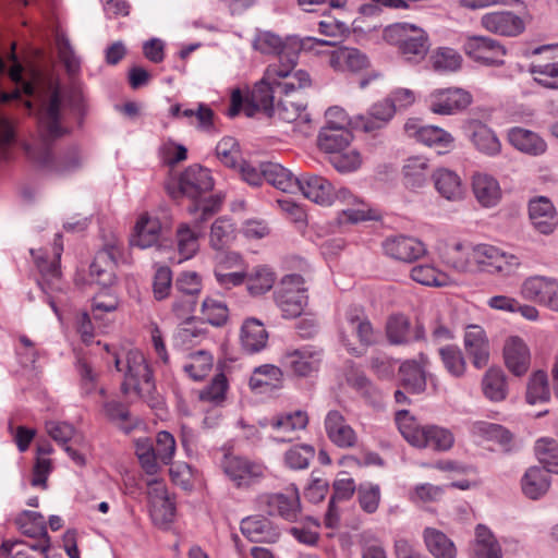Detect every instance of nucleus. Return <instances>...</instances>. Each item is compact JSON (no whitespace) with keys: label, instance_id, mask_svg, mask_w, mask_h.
<instances>
[{"label":"nucleus","instance_id":"f257e3e1","mask_svg":"<svg viewBox=\"0 0 558 558\" xmlns=\"http://www.w3.org/2000/svg\"><path fill=\"white\" fill-rule=\"evenodd\" d=\"M49 98L43 102L38 111L39 142L26 145L29 159L39 168L56 174L70 173L81 167L82 158L76 148H71L63 157L56 159L51 151L52 142L63 136L66 129L61 126L62 95L59 84L50 81Z\"/></svg>","mask_w":558,"mask_h":558},{"label":"nucleus","instance_id":"f03ea898","mask_svg":"<svg viewBox=\"0 0 558 558\" xmlns=\"http://www.w3.org/2000/svg\"><path fill=\"white\" fill-rule=\"evenodd\" d=\"M311 85V78L306 71L298 70L288 72L278 66H268L260 82L255 84L251 93L253 106L271 117L274 100L284 90L303 89Z\"/></svg>","mask_w":558,"mask_h":558},{"label":"nucleus","instance_id":"7ed1b4c3","mask_svg":"<svg viewBox=\"0 0 558 558\" xmlns=\"http://www.w3.org/2000/svg\"><path fill=\"white\" fill-rule=\"evenodd\" d=\"M113 357L117 371L124 374V380L121 385L122 392L128 395L134 391L151 408L156 407L158 398L153 373L144 354L138 350H130L125 353L124 359H121L118 354H114Z\"/></svg>","mask_w":558,"mask_h":558},{"label":"nucleus","instance_id":"20e7f679","mask_svg":"<svg viewBox=\"0 0 558 558\" xmlns=\"http://www.w3.org/2000/svg\"><path fill=\"white\" fill-rule=\"evenodd\" d=\"M395 420L403 438L414 447L447 451L453 446L454 437L449 429L437 425H420L407 410L398 411Z\"/></svg>","mask_w":558,"mask_h":558},{"label":"nucleus","instance_id":"39448f33","mask_svg":"<svg viewBox=\"0 0 558 558\" xmlns=\"http://www.w3.org/2000/svg\"><path fill=\"white\" fill-rule=\"evenodd\" d=\"M384 38L398 48L399 52L409 62L422 61L428 50L429 41L426 32L408 23H396L384 31Z\"/></svg>","mask_w":558,"mask_h":558},{"label":"nucleus","instance_id":"423d86ee","mask_svg":"<svg viewBox=\"0 0 558 558\" xmlns=\"http://www.w3.org/2000/svg\"><path fill=\"white\" fill-rule=\"evenodd\" d=\"M177 444L172 434L161 430L157 434L155 444L149 438H140L135 441V453L143 470L154 475L160 465L171 463Z\"/></svg>","mask_w":558,"mask_h":558},{"label":"nucleus","instance_id":"0eeeda50","mask_svg":"<svg viewBox=\"0 0 558 558\" xmlns=\"http://www.w3.org/2000/svg\"><path fill=\"white\" fill-rule=\"evenodd\" d=\"M253 47L262 53L279 57V64H270L269 66H278L280 70L292 72L298 63L301 50L305 48V41L296 36H288L282 40L274 33L259 32L253 41Z\"/></svg>","mask_w":558,"mask_h":558},{"label":"nucleus","instance_id":"6e6552de","mask_svg":"<svg viewBox=\"0 0 558 558\" xmlns=\"http://www.w3.org/2000/svg\"><path fill=\"white\" fill-rule=\"evenodd\" d=\"M299 90H284L274 107L271 117H277L283 122L293 123V132L308 136L314 128L311 116L306 112V105L300 98Z\"/></svg>","mask_w":558,"mask_h":558},{"label":"nucleus","instance_id":"1a4fd4ad","mask_svg":"<svg viewBox=\"0 0 558 558\" xmlns=\"http://www.w3.org/2000/svg\"><path fill=\"white\" fill-rule=\"evenodd\" d=\"M307 289L301 275H286L275 291V301L287 318L300 316L307 305Z\"/></svg>","mask_w":558,"mask_h":558},{"label":"nucleus","instance_id":"9d476101","mask_svg":"<svg viewBox=\"0 0 558 558\" xmlns=\"http://www.w3.org/2000/svg\"><path fill=\"white\" fill-rule=\"evenodd\" d=\"M296 191H301L312 202L326 206L331 205L335 201L342 204H351L356 201V197L348 189L340 187L336 191L326 178L317 174L299 177Z\"/></svg>","mask_w":558,"mask_h":558},{"label":"nucleus","instance_id":"9b49d317","mask_svg":"<svg viewBox=\"0 0 558 558\" xmlns=\"http://www.w3.org/2000/svg\"><path fill=\"white\" fill-rule=\"evenodd\" d=\"M175 185V187L168 185V191L173 198L186 196L196 201L213 190L214 180L207 168L192 165L180 174Z\"/></svg>","mask_w":558,"mask_h":558},{"label":"nucleus","instance_id":"f8f14e48","mask_svg":"<svg viewBox=\"0 0 558 558\" xmlns=\"http://www.w3.org/2000/svg\"><path fill=\"white\" fill-rule=\"evenodd\" d=\"M353 336L365 347L376 342L374 328L360 307H350L340 325L341 341L350 351H355L351 342Z\"/></svg>","mask_w":558,"mask_h":558},{"label":"nucleus","instance_id":"ddd939ff","mask_svg":"<svg viewBox=\"0 0 558 558\" xmlns=\"http://www.w3.org/2000/svg\"><path fill=\"white\" fill-rule=\"evenodd\" d=\"M220 466L236 485H256L265 476L266 468L257 462L232 453H225Z\"/></svg>","mask_w":558,"mask_h":558},{"label":"nucleus","instance_id":"4468645a","mask_svg":"<svg viewBox=\"0 0 558 558\" xmlns=\"http://www.w3.org/2000/svg\"><path fill=\"white\" fill-rule=\"evenodd\" d=\"M473 101L470 92L460 87L438 88L428 96L429 110L435 114L450 116L466 109Z\"/></svg>","mask_w":558,"mask_h":558},{"label":"nucleus","instance_id":"2eb2a0df","mask_svg":"<svg viewBox=\"0 0 558 558\" xmlns=\"http://www.w3.org/2000/svg\"><path fill=\"white\" fill-rule=\"evenodd\" d=\"M464 53L476 62L485 65L504 64L506 49L497 40L486 36H468L463 44Z\"/></svg>","mask_w":558,"mask_h":558},{"label":"nucleus","instance_id":"dca6fc26","mask_svg":"<svg viewBox=\"0 0 558 558\" xmlns=\"http://www.w3.org/2000/svg\"><path fill=\"white\" fill-rule=\"evenodd\" d=\"M404 131L409 137L436 148L440 154L449 151L453 146L454 138L449 132L435 125H421L416 119H409L404 124Z\"/></svg>","mask_w":558,"mask_h":558},{"label":"nucleus","instance_id":"f3484780","mask_svg":"<svg viewBox=\"0 0 558 558\" xmlns=\"http://www.w3.org/2000/svg\"><path fill=\"white\" fill-rule=\"evenodd\" d=\"M521 293L527 300L558 311V281L555 278L530 277L523 282Z\"/></svg>","mask_w":558,"mask_h":558},{"label":"nucleus","instance_id":"a211bd4d","mask_svg":"<svg viewBox=\"0 0 558 558\" xmlns=\"http://www.w3.org/2000/svg\"><path fill=\"white\" fill-rule=\"evenodd\" d=\"M502 355L505 365L512 375L521 377L527 373L531 365V352L521 337H508L504 343Z\"/></svg>","mask_w":558,"mask_h":558},{"label":"nucleus","instance_id":"6ab92c4d","mask_svg":"<svg viewBox=\"0 0 558 558\" xmlns=\"http://www.w3.org/2000/svg\"><path fill=\"white\" fill-rule=\"evenodd\" d=\"M282 365L295 376L307 377L319 369L322 354L311 347L287 351L282 356Z\"/></svg>","mask_w":558,"mask_h":558},{"label":"nucleus","instance_id":"aec40b11","mask_svg":"<svg viewBox=\"0 0 558 558\" xmlns=\"http://www.w3.org/2000/svg\"><path fill=\"white\" fill-rule=\"evenodd\" d=\"M121 255L120 246L116 243L106 245L97 252L90 267V276L102 287L111 286L116 280L114 269Z\"/></svg>","mask_w":558,"mask_h":558},{"label":"nucleus","instance_id":"412c9836","mask_svg":"<svg viewBox=\"0 0 558 558\" xmlns=\"http://www.w3.org/2000/svg\"><path fill=\"white\" fill-rule=\"evenodd\" d=\"M267 513L272 517L295 522L301 514V502L298 490H287L286 493H275L265 496Z\"/></svg>","mask_w":558,"mask_h":558},{"label":"nucleus","instance_id":"4be33fe9","mask_svg":"<svg viewBox=\"0 0 558 558\" xmlns=\"http://www.w3.org/2000/svg\"><path fill=\"white\" fill-rule=\"evenodd\" d=\"M149 513L160 530H170L175 515V504L169 490H148Z\"/></svg>","mask_w":558,"mask_h":558},{"label":"nucleus","instance_id":"5701e85b","mask_svg":"<svg viewBox=\"0 0 558 558\" xmlns=\"http://www.w3.org/2000/svg\"><path fill=\"white\" fill-rule=\"evenodd\" d=\"M463 130L478 151L488 156H495L500 153L501 144L498 137L494 131L483 122L470 119L465 121Z\"/></svg>","mask_w":558,"mask_h":558},{"label":"nucleus","instance_id":"b1692460","mask_svg":"<svg viewBox=\"0 0 558 558\" xmlns=\"http://www.w3.org/2000/svg\"><path fill=\"white\" fill-rule=\"evenodd\" d=\"M241 532L251 542L274 544L280 538V529L269 519L252 515L241 521Z\"/></svg>","mask_w":558,"mask_h":558},{"label":"nucleus","instance_id":"393cba45","mask_svg":"<svg viewBox=\"0 0 558 558\" xmlns=\"http://www.w3.org/2000/svg\"><path fill=\"white\" fill-rule=\"evenodd\" d=\"M385 253L398 260L412 263L422 257L426 250L417 239L404 235L391 236L383 243Z\"/></svg>","mask_w":558,"mask_h":558},{"label":"nucleus","instance_id":"a878e982","mask_svg":"<svg viewBox=\"0 0 558 558\" xmlns=\"http://www.w3.org/2000/svg\"><path fill=\"white\" fill-rule=\"evenodd\" d=\"M481 24L485 29L502 36H517L524 29L522 19L509 11L487 13Z\"/></svg>","mask_w":558,"mask_h":558},{"label":"nucleus","instance_id":"bb28decb","mask_svg":"<svg viewBox=\"0 0 558 558\" xmlns=\"http://www.w3.org/2000/svg\"><path fill=\"white\" fill-rule=\"evenodd\" d=\"M464 347L476 368H483L489 360V342L480 326H469L464 335Z\"/></svg>","mask_w":558,"mask_h":558},{"label":"nucleus","instance_id":"cd10ccee","mask_svg":"<svg viewBox=\"0 0 558 558\" xmlns=\"http://www.w3.org/2000/svg\"><path fill=\"white\" fill-rule=\"evenodd\" d=\"M325 428L329 439L340 448H350L356 444L355 432L347 424L345 418L339 411L328 412Z\"/></svg>","mask_w":558,"mask_h":558},{"label":"nucleus","instance_id":"c85d7f7f","mask_svg":"<svg viewBox=\"0 0 558 558\" xmlns=\"http://www.w3.org/2000/svg\"><path fill=\"white\" fill-rule=\"evenodd\" d=\"M529 216L539 233L549 234L557 226L556 210L551 202L545 196H539L530 202Z\"/></svg>","mask_w":558,"mask_h":558},{"label":"nucleus","instance_id":"c756f323","mask_svg":"<svg viewBox=\"0 0 558 558\" xmlns=\"http://www.w3.org/2000/svg\"><path fill=\"white\" fill-rule=\"evenodd\" d=\"M250 388L258 393L270 392L282 388L283 372L272 364L255 367L248 381Z\"/></svg>","mask_w":558,"mask_h":558},{"label":"nucleus","instance_id":"7c9ffc66","mask_svg":"<svg viewBox=\"0 0 558 558\" xmlns=\"http://www.w3.org/2000/svg\"><path fill=\"white\" fill-rule=\"evenodd\" d=\"M329 65L340 72H361L369 65V60L356 48L341 47L330 53Z\"/></svg>","mask_w":558,"mask_h":558},{"label":"nucleus","instance_id":"2f4dec72","mask_svg":"<svg viewBox=\"0 0 558 558\" xmlns=\"http://www.w3.org/2000/svg\"><path fill=\"white\" fill-rule=\"evenodd\" d=\"M472 190L477 202L486 208L496 206L501 199L498 181L487 173H475L472 177Z\"/></svg>","mask_w":558,"mask_h":558},{"label":"nucleus","instance_id":"473e14b6","mask_svg":"<svg viewBox=\"0 0 558 558\" xmlns=\"http://www.w3.org/2000/svg\"><path fill=\"white\" fill-rule=\"evenodd\" d=\"M508 140L514 148L531 156L543 155L547 149L546 142L538 134L523 128L510 129Z\"/></svg>","mask_w":558,"mask_h":558},{"label":"nucleus","instance_id":"72a5a7b5","mask_svg":"<svg viewBox=\"0 0 558 558\" xmlns=\"http://www.w3.org/2000/svg\"><path fill=\"white\" fill-rule=\"evenodd\" d=\"M240 341L245 352L257 353L266 347L268 332L262 322L256 318H247L242 325Z\"/></svg>","mask_w":558,"mask_h":558},{"label":"nucleus","instance_id":"f704fd0d","mask_svg":"<svg viewBox=\"0 0 558 558\" xmlns=\"http://www.w3.org/2000/svg\"><path fill=\"white\" fill-rule=\"evenodd\" d=\"M437 192L448 201H460L464 195V187L460 177L449 169H438L433 174Z\"/></svg>","mask_w":558,"mask_h":558},{"label":"nucleus","instance_id":"c9c22d12","mask_svg":"<svg viewBox=\"0 0 558 558\" xmlns=\"http://www.w3.org/2000/svg\"><path fill=\"white\" fill-rule=\"evenodd\" d=\"M501 548L492 531L484 524L475 529L471 558H501Z\"/></svg>","mask_w":558,"mask_h":558},{"label":"nucleus","instance_id":"e433bc0d","mask_svg":"<svg viewBox=\"0 0 558 558\" xmlns=\"http://www.w3.org/2000/svg\"><path fill=\"white\" fill-rule=\"evenodd\" d=\"M352 138L353 135L349 129L324 126L318 134L317 145L322 151L328 155L348 148Z\"/></svg>","mask_w":558,"mask_h":558},{"label":"nucleus","instance_id":"4c0bfd02","mask_svg":"<svg viewBox=\"0 0 558 558\" xmlns=\"http://www.w3.org/2000/svg\"><path fill=\"white\" fill-rule=\"evenodd\" d=\"M265 181L276 189L294 193L299 184V177L294 175L290 170L276 162H264Z\"/></svg>","mask_w":558,"mask_h":558},{"label":"nucleus","instance_id":"58836bf2","mask_svg":"<svg viewBox=\"0 0 558 558\" xmlns=\"http://www.w3.org/2000/svg\"><path fill=\"white\" fill-rule=\"evenodd\" d=\"M482 390L488 400L504 401L508 395L507 376L504 371L497 367L487 369L482 379Z\"/></svg>","mask_w":558,"mask_h":558},{"label":"nucleus","instance_id":"ea45409f","mask_svg":"<svg viewBox=\"0 0 558 558\" xmlns=\"http://www.w3.org/2000/svg\"><path fill=\"white\" fill-rule=\"evenodd\" d=\"M160 222L158 219L142 216L136 222L135 234L130 243L132 246L147 248L154 246L159 240Z\"/></svg>","mask_w":558,"mask_h":558},{"label":"nucleus","instance_id":"a19ab883","mask_svg":"<svg viewBox=\"0 0 558 558\" xmlns=\"http://www.w3.org/2000/svg\"><path fill=\"white\" fill-rule=\"evenodd\" d=\"M424 542L435 558H456L457 548L453 542L441 531L433 527L424 530Z\"/></svg>","mask_w":558,"mask_h":558},{"label":"nucleus","instance_id":"79ce46f5","mask_svg":"<svg viewBox=\"0 0 558 558\" xmlns=\"http://www.w3.org/2000/svg\"><path fill=\"white\" fill-rule=\"evenodd\" d=\"M204 234L199 221L194 219L193 227L181 225L177 230L178 250L184 259H189L198 251V239Z\"/></svg>","mask_w":558,"mask_h":558},{"label":"nucleus","instance_id":"37998d69","mask_svg":"<svg viewBox=\"0 0 558 558\" xmlns=\"http://www.w3.org/2000/svg\"><path fill=\"white\" fill-rule=\"evenodd\" d=\"M395 113V104L385 98L371 107L368 117L361 118V128L365 132L379 130L387 124Z\"/></svg>","mask_w":558,"mask_h":558},{"label":"nucleus","instance_id":"c03bdc74","mask_svg":"<svg viewBox=\"0 0 558 558\" xmlns=\"http://www.w3.org/2000/svg\"><path fill=\"white\" fill-rule=\"evenodd\" d=\"M308 423L307 414L303 411H295L284 415H278L270 421V426L282 433V436H278L275 439L279 441L292 440L290 433L301 430L306 427Z\"/></svg>","mask_w":558,"mask_h":558},{"label":"nucleus","instance_id":"a18cd8bd","mask_svg":"<svg viewBox=\"0 0 558 558\" xmlns=\"http://www.w3.org/2000/svg\"><path fill=\"white\" fill-rule=\"evenodd\" d=\"M318 31L322 35L329 37L330 39L308 37L304 40L305 44L312 41L319 46H336L339 43V39L350 33V28L347 23L332 16H327L325 20L320 21L318 24Z\"/></svg>","mask_w":558,"mask_h":558},{"label":"nucleus","instance_id":"49530a36","mask_svg":"<svg viewBox=\"0 0 558 558\" xmlns=\"http://www.w3.org/2000/svg\"><path fill=\"white\" fill-rule=\"evenodd\" d=\"M400 380L404 388L420 393L426 388V377L423 365L414 360L404 361L399 367Z\"/></svg>","mask_w":558,"mask_h":558},{"label":"nucleus","instance_id":"de8ad7c7","mask_svg":"<svg viewBox=\"0 0 558 558\" xmlns=\"http://www.w3.org/2000/svg\"><path fill=\"white\" fill-rule=\"evenodd\" d=\"M471 258L483 270L489 272H497V270H505L506 267L500 265L505 260L502 253L495 246L487 244H480L472 248Z\"/></svg>","mask_w":558,"mask_h":558},{"label":"nucleus","instance_id":"09e8293b","mask_svg":"<svg viewBox=\"0 0 558 558\" xmlns=\"http://www.w3.org/2000/svg\"><path fill=\"white\" fill-rule=\"evenodd\" d=\"M550 390L547 374L537 371L532 374L527 381L525 400L529 404H543L549 401Z\"/></svg>","mask_w":558,"mask_h":558},{"label":"nucleus","instance_id":"8fccbe9b","mask_svg":"<svg viewBox=\"0 0 558 558\" xmlns=\"http://www.w3.org/2000/svg\"><path fill=\"white\" fill-rule=\"evenodd\" d=\"M275 280V272L269 267L256 266L247 274V290L252 295H262L272 288Z\"/></svg>","mask_w":558,"mask_h":558},{"label":"nucleus","instance_id":"3c124183","mask_svg":"<svg viewBox=\"0 0 558 558\" xmlns=\"http://www.w3.org/2000/svg\"><path fill=\"white\" fill-rule=\"evenodd\" d=\"M60 240L61 235L57 234L53 245L54 257L52 260H47L41 254H39V252L37 253L35 250H31V254L34 257L38 270L40 271L41 276L47 280L59 279L61 275L60 257L63 251V246L60 243Z\"/></svg>","mask_w":558,"mask_h":558},{"label":"nucleus","instance_id":"603ef678","mask_svg":"<svg viewBox=\"0 0 558 558\" xmlns=\"http://www.w3.org/2000/svg\"><path fill=\"white\" fill-rule=\"evenodd\" d=\"M473 433L487 440H496L506 452L511 450L512 435L501 425L489 422H476L473 425Z\"/></svg>","mask_w":558,"mask_h":558},{"label":"nucleus","instance_id":"864d4df0","mask_svg":"<svg viewBox=\"0 0 558 558\" xmlns=\"http://www.w3.org/2000/svg\"><path fill=\"white\" fill-rule=\"evenodd\" d=\"M17 527L31 537L48 534L44 517L37 511L24 510L15 519Z\"/></svg>","mask_w":558,"mask_h":558},{"label":"nucleus","instance_id":"5fc2aeb1","mask_svg":"<svg viewBox=\"0 0 558 558\" xmlns=\"http://www.w3.org/2000/svg\"><path fill=\"white\" fill-rule=\"evenodd\" d=\"M432 68L436 72H454L460 69L462 58L453 49L441 47L436 49L430 58Z\"/></svg>","mask_w":558,"mask_h":558},{"label":"nucleus","instance_id":"6e6d98bb","mask_svg":"<svg viewBox=\"0 0 558 558\" xmlns=\"http://www.w3.org/2000/svg\"><path fill=\"white\" fill-rule=\"evenodd\" d=\"M386 333L391 344H405L412 341L410 322L403 315H393L388 319Z\"/></svg>","mask_w":558,"mask_h":558},{"label":"nucleus","instance_id":"4d7b16f0","mask_svg":"<svg viewBox=\"0 0 558 558\" xmlns=\"http://www.w3.org/2000/svg\"><path fill=\"white\" fill-rule=\"evenodd\" d=\"M535 454L542 465L558 474V442L555 439H538L535 444Z\"/></svg>","mask_w":558,"mask_h":558},{"label":"nucleus","instance_id":"13d9d810","mask_svg":"<svg viewBox=\"0 0 558 558\" xmlns=\"http://www.w3.org/2000/svg\"><path fill=\"white\" fill-rule=\"evenodd\" d=\"M329 162L339 172H351L360 168L362 163L360 153L351 147L340 149L338 153H330Z\"/></svg>","mask_w":558,"mask_h":558},{"label":"nucleus","instance_id":"bf43d9fd","mask_svg":"<svg viewBox=\"0 0 558 558\" xmlns=\"http://www.w3.org/2000/svg\"><path fill=\"white\" fill-rule=\"evenodd\" d=\"M444 367L453 377H461L465 373L466 363L462 351L456 345H445L439 349Z\"/></svg>","mask_w":558,"mask_h":558},{"label":"nucleus","instance_id":"052dcab7","mask_svg":"<svg viewBox=\"0 0 558 558\" xmlns=\"http://www.w3.org/2000/svg\"><path fill=\"white\" fill-rule=\"evenodd\" d=\"M427 161L422 157H412L403 167L405 184L416 189L424 185L427 179Z\"/></svg>","mask_w":558,"mask_h":558},{"label":"nucleus","instance_id":"680f3d73","mask_svg":"<svg viewBox=\"0 0 558 558\" xmlns=\"http://www.w3.org/2000/svg\"><path fill=\"white\" fill-rule=\"evenodd\" d=\"M411 278L423 286L446 287L449 284V277L430 265L413 267Z\"/></svg>","mask_w":558,"mask_h":558},{"label":"nucleus","instance_id":"e2e57ef3","mask_svg":"<svg viewBox=\"0 0 558 558\" xmlns=\"http://www.w3.org/2000/svg\"><path fill=\"white\" fill-rule=\"evenodd\" d=\"M217 158L229 168H236L242 162L239 143L235 138L227 136L220 140L216 146Z\"/></svg>","mask_w":558,"mask_h":558},{"label":"nucleus","instance_id":"0e129e2a","mask_svg":"<svg viewBox=\"0 0 558 558\" xmlns=\"http://www.w3.org/2000/svg\"><path fill=\"white\" fill-rule=\"evenodd\" d=\"M52 452V446L48 441H44L37 446V460L34 466L31 484L33 486L46 485L47 476L51 469V461L45 456Z\"/></svg>","mask_w":558,"mask_h":558},{"label":"nucleus","instance_id":"69168bd1","mask_svg":"<svg viewBox=\"0 0 558 558\" xmlns=\"http://www.w3.org/2000/svg\"><path fill=\"white\" fill-rule=\"evenodd\" d=\"M56 45L60 61L63 63L69 75H75L81 68L80 58L76 56L70 40L64 35H57Z\"/></svg>","mask_w":558,"mask_h":558},{"label":"nucleus","instance_id":"338daca9","mask_svg":"<svg viewBox=\"0 0 558 558\" xmlns=\"http://www.w3.org/2000/svg\"><path fill=\"white\" fill-rule=\"evenodd\" d=\"M314 454L315 450L312 446L295 445L286 451L284 462L290 469H306L310 464V461L314 458Z\"/></svg>","mask_w":558,"mask_h":558},{"label":"nucleus","instance_id":"774afa93","mask_svg":"<svg viewBox=\"0 0 558 558\" xmlns=\"http://www.w3.org/2000/svg\"><path fill=\"white\" fill-rule=\"evenodd\" d=\"M530 72L535 81L545 88L558 89V62L537 64L532 63Z\"/></svg>","mask_w":558,"mask_h":558}]
</instances>
